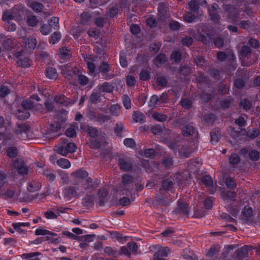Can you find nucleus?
<instances>
[{
  "label": "nucleus",
  "instance_id": "obj_1",
  "mask_svg": "<svg viewBox=\"0 0 260 260\" xmlns=\"http://www.w3.org/2000/svg\"><path fill=\"white\" fill-rule=\"evenodd\" d=\"M91 187L89 180H83L82 182L75 184L73 186H67L64 187L62 191V197L58 192L57 196L60 200L63 199L66 201H69L73 198H79L82 197Z\"/></svg>",
  "mask_w": 260,
  "mask_h": 260
},
{
  "label": "nucleus",
  "instance_id": "obj_2",
  "mask_svg": "<svg viewBox=\"0 0 260 260\" xmlns=\"http://www.w3.org/2000/svg\"><path fill=\"white\" fill-rule=\"evenodd\" d=\"M135 182L134 177L129 174H124L121 177V181L118 191L123 196L129 197L132 200L136 198V191L134 189Z\"/></svg>",
  "mask_w": 260,
  "mask_h": 260
},
{
  "label": "nucleus",
  "instance_id": "obj_3",
  "mask_svg": "<svg viewBox=\"0 0 260 260\" xmlns=\"http://www.w3.org/2000/svg\"><path fill=\"white\" fill-rule=\"evenodd\" d=\"M171 202V198L169 193L160 188L152 203L155 206L166 207L170 205Z\"/></svg>",
  "mask_w": 260,
  "mask_h": 260
},
{
  "label": "nucleus",
  "instance_id": "obj_4",
  "mask_svg": "<svg viewBox=\"0 0 260 260\" xmlns=\"http://www.w3.org/2000/svg\"><path fill=\"white\" fill-rule=\"evenodd\" d=\"M118 165L120 170L122 171H132L134 169L132 158L127 156L119 157Z\"/></svg>",
  "mask_w": 260,
  "mask_h": 260
},
{
  "label": "nucleus",
  "instance_id": "obj_5",
  "mask_svg": "<svg viewBox=\"0 0 260 260\" xmlns=\"http://www.w3.org/2000/svg\"><path fill=\"white\" fill-rule=\"evenodd\" d=\"M13 167L19 175L27 174L28 168L21 158H17L13 160Z\"/></svg>",
  "mask_w": 260,
  "mask_h": 260
},
{
  "label": "nucleus",
  "instance_id": "obj_6",
  "mask_svg": "<svg viewBox=\"0 0 260 260\" xmlns=\"http://www.w3.org/2000/svg\"><path fill=\"white\" fill-rule=\"evenodd\" d=\"M190 210V207L187 202L183 201H179L175 212L176 214L183 215V216L188 217L189 216Z\"/></svg>",
  "mask_w": 260,
  "mask_h": 260
},
{
  "label": "nucleus",
  "instance_id": "obj_7",
  "mask_svg": "<svg viewBox=\"0 0 260 260\" xmlns=\"http://www.w3.org/2000/svg\"><path fill=\"white\" fill-rule=\"evenodd\" d=\"M158 20L162 23H165L167 19L170 17L169 13L168 12V8L163 3H160L158 7Z\"/></svg>",
  "mask_w": 260,
  "mask_h": 260
},
{
  "label": "nucleus",
  "instance_id": "obj_8",
  "mask_svg": "<svg viewBox=\"0 0 260 260\" xmlns=\"http://www.w3.org/2000/svg\"><path fill=\"white\" fill-rule=\"evenodd\" d=\"M250 250V248L248 246H244L238 249L235 252L233 260H243L244 258L247 257Z\"/></svg>",
  "mask_w": 260,
  "mask_h": 260
},
{
  "label": "nucleus",
  "instance_id": "obj_9",
  "mask_svg": "<svg viewBox=\"0 0 260 260\" xmlns=\"http://www.w3.org/2000/svg\"><path fill=\"white\" fill-rule=\"evenodd\" d=\"M79 70L76 68H71L69 64H66L61 67V73L67 76L77 75L79 73Z\"/></svg>",
  "mask_w": 260,
  "mask_h": 260
},
{
  "label": "nucleus",
  "instance_id": "obj_10",
  "mask_svg": "<svg viewBox=\"0 0 260 260\" xmlns=\"http://www.w3.org/2000/svg\"><path fill=\"white\" fill-rule=\"evenodd\" d=\"M207 2L205 0H192L188 5L189 9L191 11L197 12L198 11L200 6H204L206 5Z\"/></svg>",
  "mask_w": 260,
  "mask_h": 260
},
{
  "label": "nucleus",
  "instance_id": "obj_11",
  "mask_svg": "<svg viewBox=\"0 0 260 260\" xmlns=\"http://www.w3.org/2000/svg\"><path fill=\"white\" fill-rule=\"evenodd\" d=\"M223 8L224 10L228 13L229 17L231 18H237L238 16L239 15V11L236 10V9L231 5H223Z\"/></svg>",
  "mask_w": 260,
  "mask_h": 260
},
{
  "label": "nucleus",
  "instance_id": "obj_12",
  "mask_svg": "<svg viewBox=\"0 0 260 260\" xmlns=\"http://www.w3.org/2000/svg\"><path fill=\"white\" fill-rule=\"evenodd\" d=\"M180 156L188 157L192 152V149L187 145L181 144L178 150Z\"/></svg>",
  "mask_w": 260,
  "mask_h": 260
},
{
  "label": "nucleus",
  "instance_id": "obj_13",
  "mask_svg": "<svg viewBox=\"0 0 260 260\" xmlns=\"http://www.w3.org/2000/svg\"><path fill=\"white\" fill-rule=\"evenodd\" d=\"M98 89L101 92L111 93L113 91L114 86L110 83L104 82L98 85Z\"/></svg>",
  "mask_w": 260,
  "mask_h": 260
},
{
  "label": "nucleus",
  "instance_id": "obj_14",
  "mask_svg": "<svg viewBox=\"0 0 260 260\" xmlns=\"http://www.w3.org/2000/svg\"><path fill=\"white\" fill-rule=\"evenodd\" d=\"M170 249L168 248H162L158 250L154 255V258L155 260H166L165 258H162L164 256H167L168 252Z\"/></svg>",
  "mask_w": 260,
  "mask_h": 260
},
{
  "label": "nucleus",
  "instance_id": "obj_15",
  "mask_svg": "<svg viewBox=\"0 0 260 260\" xmlns=\"http://www.w3.org/2000/svg\"><path fill=\"white\" fill-rule=\"evenodd\" d=\"M72 175H74L77 178L83 179L81 182H82L83 180H89V184L91 185V186H92V179H85L88 176V173L86 171L82 170H79L75 172H74L72 174ZM90 188H91V187H90Z\"/></svg>",
  "mask_w": 260,
  "mask_h": 260
},
{
  "label": "nucleus",
  "instance_id": "obj_16",
  "mask_svg": "<svg viewBox=\"0 0 260 260\" xmlns=\"http://www.w3.org/2000/svg\"><path fill=\"white\" fill-rule=\"evenodd\" d=\"M221 196L224 200L229 199L231 201H235L236 197V193L231 190L225 191L222 190Z\"/></svg>",
  "mask_w": 260,
  "mask_h": 260
},
{
  "label": "nucleus",
  "instance_id": "obj_17",
  "mask_svg": "<svg viewBox=\"0 0 260 260\" xmlns=\"http://www.w3.org/2000/svg\"><path fill=\"white\" fill-rule=\"evenodd\" d=\"M99 205L103 206L104 203L107 201V197L108 196V191L105 188L100 189L99 191Z\"/></svg>",
  "mask_w": 260,
  "mask_h": 260
},
{
  "label": "nucleus",
  "instance_id": "obj_18",
  "mask_svg": "<svg viewBox=\"0 0 260 260\" xmlns=\"http://www.w3.org/2000/svg\"><path fill=\"white\" fill-rule=\"evenodd\" d=\"M174 183L170 179H166L161 182V188L162 190L167 191L171 190L174 187Z\"/></svg>",
  "mask_w": 260,
  "mask_h": 260
},
{
  "label": "nucleus",
  "instance_id": "obj_19",
  "mask_svg": "<svg viewBox=\"0 0 260 260\" xmlns=\"http://www.w3.org/2000/svg\"><path fill=\"white\" fill-rule=\"evenodd\" d=\"M167 57L164 54H159L153 59L154 63L157 67H159L162 64L166 62Z\"/></svg>",
  "mask_w": 260,
  "mask_h": 260
},
{
  "label": "nucleus",
  "instance_id": "obj_20",
  "mask_svg": "<svg viewBox=\"0 0 260 260\" xmlns=\"http://www.w3.org/2000/svg\"><path fill=\"white\" fill-rule=\"evenodd\" d=\"M252 106L251 101L247 99H241L239 103V107L240 108L244 109L245 111L250 110Z\"/></svg>",
  "mask_w": 260,
  "mask_h": 260
},
{
  "label": "nucleus",
  "instance_id": "obj_21",
  "mask_svg": "<svg viewBox=\"0 0 260 260\" xmlns=\"http://www.w3.org/2000/svg\"><path fill=\"white\" fill-rule=\"evenodd\" d=\"M77 124L74 123L73 125H71L69 127H68L66 131L65 134L67 137L74 138L77 135L76 133V128H77Z\"/></svg>",
  "mask_w": 260,
  "mask_h": 260
},
{
  "label": "nucleus",
  "instance_id": "obj_22",
  "mask_svg": "<svg viewBox=\"0 0 260 260\" xmlns=\"http://www.w3.org/2000/svg\"><path fill=\"white\" fill-rule=\"evenodd\" d=\"M220 131L218 128H215L210 132L211 142L212 143L217 142L220 137Z\"/></svg>",
  "mask_w": 260,
  "mask_h": 260
},
{
  "label": "nucleus",
  "instance_id": "obj_23",
  "mask_svg": "<svg viewBox=\"0 0 260 260\" xmlns=\"http://www.w3.org/2000/svg\"><path fill=\"white\" fill-rule=\"evenodd\" d=\"M93 195L91 193H87L86 197L83 199V204L85 206L91 207L93 205Z\"/></svg>",
  "mask_w": 260,
  "mask_h": 260
},
{
  "label": "nucleus",
  "instance_id": "obj_24",
  "mask_svg": "<svg viewBox=\"0 0 260 260\" xmlns=\"http://www.w3.org/2000/svg\"><path fill=\"white\" fill-rule=\"evenodd\" d=\"M133 118L136 122L142 123L145 122V116L139 111H135L133 115Z\"/></svg>",
  "mask_w": 260,
  "mask_h": 260
},
{
  "label": "nucleus",
  "instance_id": "obj_25",
  "mask_svg": "<svg viewBox=\"0 0 260 260\" xmlns=\"http://www.w3.org/2000/svg\"><path fill=\"white\" fill-rule=\"evenodd\" d=\"M46 75L50 79H55L57 78L58 74L55 69L48 67L46 69Z\"/></svg>",
  "mask_w": 260,
  "mask_h": 260
},
{
  "label": "nucleus",
  "instance_id": "obj_26",
  "mask_svg": "<svg viewBox=\"0 0 260 260\" xmlns=\"http://www.w3.org/2000/svg\"><path fill=\"white\" fill-rule=\"evenodd\" d=\"M194 132L193 126L189 124L186 125L182 128V134L186 137L192 135Z\"/></svg>",
  "mask_w": 260,
  "mask_h": 260
},
{
  "label": "nucleus",
  "instance_id": "obj_27",
  "mask_svg": "<svg viewBox=\"0 0 260 260\" xmlns=\"http://www.w3.org/2000/svg\"><path fill=\"white\" fill-rule=\"evenodd\" d=\"M29 129V127L25 123H21L18 124L17 128L15 131L17 135H20L24 133H26Z\"/></svg>",
  "mask_w": 260,
  "mask_h": 260
},
{
  "label": "nucleus",
  "instance_id": "obj_28",
  "mask_svg": "<svg viewBox=\"0 0 260 260\" xmlns=\"http://www.w3.org/2000/svg\"><path fill=\"white\" fill-rule=\"evenodd\" d=\"M41 185L39 182L32 181L27 185V189L29 192H34L38 190L41 188Z\"/></svg>",
  "mask_w": 260,
  "mask_h": 260
},
{
  "label": "nucleus",
  "instance_id": "obj_29",
  "mask_svg": "<svg viewBox=\"0 0 260 260\" xmlns=\"http://www.w3.org/2000/svg\"><path fill=\"white\" fill-rule=\"evenodd\" d=\"M242 218L244 220H247L253 215V211L251 208L245 207L242 212Z\"/></svg>",
  "mask_w": 260,
  "mask_h": 260
},
{
  "label": "nucleus",
  "instance_id": "obj_30",
  "mask_svg": "<svg viewBox=\"0 0 260 260\" xmlns=\"http://www.w3.org/2000/svg\"><path fill=\"white\" fill-rule=\"evenodd\" d=\"M102 94L97 91H93L89 96V100L91 103L95 104L101 101Z\"/></svg>",
  "mask_w": 260,
  "mask_h": 260
},
{
  "label": "nucleus",
  "instance_id": "obj_31",
  "mask_svg": "<svg viewBox=\"0 0 260 260\" xmlns=\"http://www.w3.org/2000/svg\"><path fill=\"white\" fill-rule=\"evenodd\" d=\"M91 19V15L90 14L87 12H84L81 15L80 24L84 25H86L89 21H90Z\"/></svg>",
  "mask_w": 260,
  "mask_h": 260
},
{
  "label": "nucleus",
  "instance_id": "obj_32",
  "mask_svg": "<svg viewBox=\"0 0 260 260\" xmlns=\"http://www.w3.org/2000/svg\"><path fill=\"white\" fill-rule=\"evenodd\" d=\"M101 157L106 161L111 160L113 155L110 150H103L101 153Z\"/></svg>",
  "mask_w": 260,
  "mask_h": 260
},
{
  "label": "nucleus",
  "instance_id": "obj_33",
  "mask_svg": "<svg viewBox=\"0 0 260 260\" xmlns=\"http://www.w3.org/2000/svg\"><path fill=\"white\" fill-rule=\"evenodd\" d=\"M57 164L63 169H69L71 167L69 160L65 158H60L57 160Z\"/></svg>",
  "mask_w": 260,
  "mask_h": 260
},
{
  "label": "nucleus",
  "instance_id": "obj_34",
  "mask_svg": "<svg viewBox=\"0 0 260 260\" xmlns=\"http://www.w3.org/2000/svg\"><path fill=\"white\" fill-rule=\"evenodd\" d=\"M96 122L101 123L107 122L110 120L111 117L108 115H105L101 113H98Z\"/></svg>",
  "mask_w": 260,
  "mask_h": 260
},
{
  "label": "nucleus",
  "instance_id": "obj_35",
  "mask_svg": "<svg viewBox=\"0 0 260 260\" xmlns=\"http://www.w3.org/2000/svg\"><path fill=\"white\" fill-rule=\"evenodd\" d=\"M7 153L8 156L11 158L16 157L18 154V149L16 147L12 146L7 148Z\"/></svg>",
  "mask_w": 260,
  "mask_h": 260
},
{
  "label": "nucleus",
  "instance_id": "obj_36",
  "mask_svg": "<svg viewBox=\"0 0 260 260\" xmlns=\"http://www.w3.org/2000/svg\"><path fill=\"white\" fill-rule=\"evenodd\" d=\"M248 156L250 159L252 161H257L259 158V152L256 150H251L248 153Z\"/></svg>",
  "mask_w": 260,
  "mask_h": 260
},
{
  "label": "nucleus",
  "instance_id": "obj_37",
  "mask_svg": "<svg viewBox=\"0 0 260 260\" xmlns=\"http://www.w3.org/2000/svg\"><path fill=\"white\" fill-rule=\"evenodd\" d=\"M71 55L70 50L68 49L67 47H63L60 49V55L61 58H68Z\"/></svg>",
  "mask_w": 260,
  "mask_h": 260
},
{
  "label": "nucleus",
  "instance_id": "obj_38",
  "mask_svg": "<svg viewBox=\"0 0 260 260\" xmlns=\"http://www.w3.org/2000/svg\"><path fill=\"white\" fill-rule=\"evenodd\" d=\"M34 11L36 12H41L42 11L43 5L39 2H34L31 3L29 6Z\"/></svg>",
  "mask_w": 260,
  "mask_h": 260
},
{
  "label": "nucleus",
  "instance_id": "obj_39",
  "mask_svg": "<svg viewBox=\"0 0 260 260\" xmlns=\"http://www.w3.org/2000/svg\"><path fill=\"white\" fill-rule=\"evenodd\" d=\"M152 117L156 120L160 122L165 121L167 119V116L165 114L160 113H154Z\"/></svg>",
  "mask_w": 260,
  "mask_h": 260
},
{
  "label": "nucleus",
  "instance_id": "obj_40",
  "mask_svg": "<svg viewBox=\"0 0 260 260\" xmlns=\"http://www.w3.org/2000/svg\"><path fill=\"white\" fill-rule=\"evenodd\" d=\"M55 150L58 153L66 156L69 153H70L66 146L63 145H59L55 147Z\"/></svg>",
  "mask_w": 260,
  "mask_h": 260
},
{
  "label": "nucleus",
  "instance_id": "obj_41",
  "mask_svg": "<svg viewBox=\"0 0 260 260\" xmlns=\"http://www.w3.org/2000/svg\"><path fill=\"white\" fill-rule=\"evenodd\" d=\"M40 254V253L39 252L24 253L21 255V257L25 259L29 258L30 259L29 260H40L39 258L36 257Z\"/></svg>",
  "mask_w": 260,
  "mask_h": 260
},
{
  "label": "nucleus",
  "instance_id": "obj_42",
  "mask_svg": "<svg viewBox=\"0 0 260 260\" xmlns=\"http://www.w3.org/2000/svg\"><path fill=\"white\" fill-rule=\"evenodd\" d=\"M17 62L19 67H21L22 68H27L30 65L29 60L27 57L19 59Z\"/></svg>",
  "mask_w": 260,
  "mask_h": 260
},
{
  "label": "nucleus",
  "instance_id": "obj_43",
  "mask_svg": "<svg viewBox=\"0 0 260 260\" xmlns=\"http://www.w3.org/2000/svg\"><path fill=\"white\" fill-rule=\"evenodd\" d=\"M203 183L207 186H211L213 184V180L209 175H205L202 179Z\"/></svg>",
  "mask_w": 260,
  "mask_h": 260
},
{
  "label": "nucleus",
  "instance_id": "obj_44",
  "mask_svg": "<svg viewBox=\"0 0 260 260\" xmlns=\"http://www.w3.org/2000/svg\"><path fill=\"white\" fill-rule=\"evenodd\" d=\"M39 21L35 16H29L27 19V23L28 25L34 27L37 25Z\"/></svg>",
  "mask_w": 260,
  "mask_h": 260
},
{
  "label": "nucleus",
  "instance_id": "obj_45",
  "mask_svg": "<svg viewBox=\"0 0 260 260\" xmlns=\"http://www.w3.org/2000/svg\"><path fill=\"white\" fill-rule=\"evenodd\" d=\"M182 58V55L180 52L178 51H174L171 55V59L175 62H180Z\"/></svg>",
  "mask_w": 260,
  "mask_h": 260
},
{
  "label": "nucleus",
  "instance_id": "obj_46",
  "mask_svg": "<svg viewBox=\"0 0 260 260\" xmlns=\"http://www.w3.org/2000/svg\"><path fill=\"white\" fill-rule=\"evenodd\" d=\"M61 38L60 34L58 32H54L49 38L50 43L52 44H55Z\"/></svg>",
  "mask_w": 260,
  "mask_h": 260
},
{
  "label": "nucleus",
  "instance_id": "obj_47",
  "mask_svg": "<svg viewBox=\"0 0 260 260\" xmlns=\"http://www.w3.org/2000/svg\"><path fill=\"white\" fill-rule=\"evenodd\" d=\"M35 234L36 235H50L52 236H56V234L55 233L51 232L48 230H43L42 229H38L35 231Z\"/></svg>",
  "mask_w": 260,
  "mask_h": 260
},
{
  "label": "nucleus",
  "instance_id": "obj_48",
  "mask_svg": "<svg viewBox=\"0 0 260 260\" xmlns=\"http://www.w3.org/2000/svg\"><path fill=\"white\" fill-rule=\"evenodd\" d=\"M110 112L113 115H118L120 113V106L116 105H113L110 107L109 109Z\"/></svg>",
  "mask_w": 260,
  "mask_h": 260
},
{
  "label": "nucleus",
  "instance_id": "obj_49",
  "mask_svg": "<svg viewBox=\"0 0 260 260\" xmlns=\"http://www.w3.org/2000/svg\"><path fill=\"white\" fill-rule=\"evenodd\" d=\"M225 184L227 187L230 189H234L236 187V184L235 180L231 177H227L225 179Z\"/></svg>",
  "mask_w": 260,
  "mask_h": 260
},
{
  "label": "nucleus",
  "instance_id": "obj_50",
  "mask_svg": "<svg viewBox=\"0 0 260 260\" xmlns=\"http://www.w3.org/2000/svg\"><path fill=\"white\" fill-rule=\"evenodd\" d=\"M159 100H161V98H159L156 95H152L149 102V107L152 108H154Z\"/></svg>",
  "mask_w": 260,
  "mask_h": 260
},
{
  "label": "nucleus",
  "instance_id": "obj_51",
  "mask_svg": "<svg viewBox=\"0 0 260 260\" xmlns=\"http://www.w3.org/2000/svg\"><path fill=\"white\" fill-rule=\"evenodd\" d=\"M110 70V66L106 62L103 61L99 67V71L101 73H107Z\"/></svg>",
  "mask_w": 260,
  "mask_h": 260
},
{
  "label": "nucleus",
  "instance_id": "obj_52",
  "mask_svg": "<svg viewBox=\"0 0 260 260\" xmlns=\"http://www.w3.org/2000/svg\"><path fill=\"white\" fill-rule=\"evenodd\" d=\"M36 44L37 41L35 38L31 36L28 38L27 45L29 48L34 49L36 48Z\"/></svg>",
  "mask_w": 260,
  "mask_h": 260
},
{
  "label": "nucleus",
  "instance_id": "obj_53",
  "mask_svg": "<svg viewBox=\"0 0 260 260\" xmlns=\"http://www.w3.org/2000/svg\"><path fill=\"white\" fill-rule=\"evenodd\" d=\"M58 18L56 17H53L49 20L48 25L50 26V27H51L52 29H55V27H58Z\"/></svg>",
  "mask_w": 260,
  "mask_h": 260
},
{
  "label": "nucleus",
  "instance_id": "obj_54",
  "mask_svg": "<svg viewBox=\"0 0 260 260\" xmlns=\"http://www.w3.org/2000/svg\"><path fill=\"white\" fill-rule=\"evenodd\" d=\"M181 105L185 109H189L192 107V102L188 99H184L180 101Z\"/></svg>",
  "mask_w": 260,
  "mask_h": 260
},
{
  "label": "nucleus",
  "instance_id": "obj_55",
  "mask_svg": "<svg viewBox=\"0 0 260 260\" xmlns=\"http://www.w3.org/2000/svg\"><path fill=\"white\" fill-rule=\"evenodd\" d=\"M87 133L90 137L95 138L98 136L99 131L96 127L90 126L88 128Z\"/></svg>",
  "mask_w": 260,
  "mask_h": 260
},
{
  "label": "nucleus",
  "instance_id": "obj_56",
  "mask_svg": "<svg viewBox=\"0 0 260 260\" xmlns=\"http://www.w3.org/2000/svg\"><path fill=\"white\" fill-rule=\"evenodd\" d=\"M133 201L131 199H129L127 197H124L120 198L119 200V204L122 206H127L131 204V202Z\"/></svg>",
  "mask_w": 260,
  "mask_h": 260
},
{
  "label": "nucleus",
  "instance_id": "obj_57",
  "mask_svg": "<svg viewBox=\"0 0 260 260\" xmlns=\"http://www.w3.org/2000/svg\"><path fill=\"white\" fill-rule=\"evenodd\" d=\"M230 162L231 164L234 165H237L240 161V159L238 155L236 153L231 154L230 158Z\"/></svg>",
  "mask_w": 260,
  "mask_h": 260
},
{
  "label": "nucleus",
  "instance_id": "obj_58",
  "mask_svg": "<svg viewBox=\"0 0 260 260\" xmlns=\"http://www.w3.org/2000/svg\"><path fill=\"white\" fill-rule=\"evenodd\" d=\"M181 144L179 143L178 142L169 141L167 142L168 146L174 151L177 150H179V148H180Z\"/></svg>",
  "mask_w": 260,
  "mask_h": 260
},
{
  "label": "nucleus",
  "instance_id": "obj_59",
  "mask_svg": "<svg viewBox=\"0 0 260 260\" xmlns=\"http://www.w3.org/2000/svg\"><path fill=\"white\" fill-rule=\"evenodd\" d=\"M5 48L8 50L12 49L13 45V41L11 39L8 38L5 39L3 43Z\"/></svg>",
  "mask_w": 260,
  "mask_h": 260
},
{
  "label": "nucleus",
  "instance_id": "obj_60",
  "mask_svg": "<svg viewBox=\"0 0 260 260\" xmlns=\"http://www.w3.org/2000/svg\"><path fill=\"white\" fill-rule=\"evenodd\" d=\"M240 53L241 55L244 57H247L251 53V49L246 45L243 46L241 49Z\"/></svg>",
  "mask_w": 260,
  "mask_h": 260
},
{
  "label": "nucleus",
  "instance_id": "obj_61",
  "mask_svg": "<svg viewBox=\"0 0 260 260\" xmlns=\"http://www.w3.org/2000/svg\"><path fill=\"white\" fill-rule=\"evenodd\" d=\"M34 103L32 99L25 100L22 102V106L24 109H31L34 107Z\"/></svg>",
  "mask_w": 260,
  "mask_h": 260
},
{
  "label": "nucleus",
  "instance_id": "obj_62",
  "mask_svg": "<svg viewBox=\"0 0 260 260\" xmlns=\"http://www.w3.org/2000/svg\"><path fill=\"white\" fill-rule=\"evenodd\" d=\"M78 81L81 85L85 86L89 83V79L86 76L80 75L78 76Z\"/></svg>",
  "mask_w": 260,
  "mask_h": 260
},
{
  "label": "nucleus",
  "instance_id": "obj_63",
  "mask_svg": "<svg viewBox=\"0 0 260 260\" xmlns=\"http://www.w3.org/2000/svg\"><path fill=\"white\" fill-rule=\"evenodd\" d=\"M183 19L184 21L187 22H192L196 19L195 15H193L190 12H186L185 15H183Z\"/></svg>",
  "mask_w": 260,
  "mask_h": 260
},
{
  "label": "nucleus",
  "instance_id": "obj_64",
  "mask_svg": "<svg viewBox=\"0 0 260 260\" xmlns=\"http://www.w3.org/2000/svg\"><path fill=\"white\" fill-rule=\"evenodd\" d=\"M162 164L166 169L170 168L173 165L172 158L171 157H166L164 159Z\"/></svg>",
  "mask_w": 260,
  "mask_h": 260
}]
</instances>
